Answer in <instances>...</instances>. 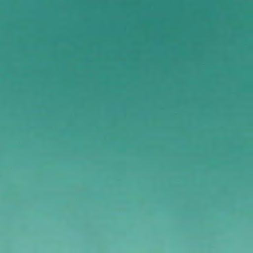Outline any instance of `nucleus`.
Returning a JSON list of instances; mask_svg holds the SVG:
<instances>
[{"mask_svg":"<svg viewBox=\"0 0 253 253\" xmlns=\"http://www.w3.org/2000/svg\"><path fill=\"white\" fill-rule=\"evenodd\" d=\"M48 98H245V96H48Z\"/></svg>","mask_w":253,"mask_h":253,"instance_id":"obj_1","label":"nucleus"},{"mask_svg":"<svg viewBox=\"0 0 253 253\" xmlns=\"http://www.w3.org/2000/svg\"><path fill=\"white\" fill-rule=\"evenodd\" d=\"M0 95H164V93H0Z\"/></svg>","mask_w":253,"mask_h":253,"instance_id":"obj_2","label":"nucleus"}]
</instances>
